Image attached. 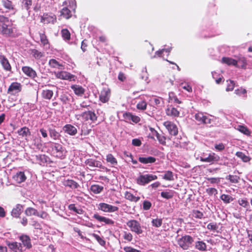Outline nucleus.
I'll list each match as a JSON object with an SVG mask.
<instances>
[{
  "label": "nucleus",
  "instance_id": "nucleus-51",
  "mask_svg": "<svg viewBox=\"0 0 252 252\" xmlns=\"http://www.w3.org/2000/svg\"><path fill=\"white\" fill-rule=\"evenodd\" d=\"M18 132L20 135H22V136H27L28 135H30V130L29 129L26 127H24L21 128L20 130H18Z\"/></svg>",
  "mask_w": 252,
  "mask_h": 252
},
{
  "label": "nucleus",
  "instance_id": "nucleus-53",
  "mask_svg": "<svg viewBox=\"0 0 252 252\" xmlns=\"http://www.w3.org/2000/svg\"><path fill=\"white\" fill-rule=\"evenodd\" d=\"M92 235L97 240L98 243L102 246H104L106 244L105 241L102 239L101 237H100L99 235L97 234H96L95 233H93Z\"/></svg>",
  "mask_w": 252,
  "mask_h": 252
},
{
  "label": "nucleus",
  "instance_id": "nucleus-38",
  "mask_svg": "<svg viewBox=\"0 0 252 252\" xmlns=\"http://www.w3.org/2000/svg\"><path fill=\"white\" fill-rule=\"evenodd\" d=\"M36 158L38 163L40 165H43L47 162V157L44 155L36 156Z\"/></svg>",
  "mask_w": 252,
  "mask_h": 252
},
{
  "label": "nucleus",
  "instance_id": "nucleus-45",
  "mask_svg": "<svg viewBox=\"0 0 252 252\" xmlns=\"http://www.w3.org/2000/svg\"><path fill=\"white\" fill-rule=\"evenodd\" d=\"M31 54L35 59H39L43 56V53L36 49L31 50Z\"/></svg>",
  "mask_w": 252,
  "mask_h": 252
},
{
  "label": "nucleus",
  "instance_id": "nucleus-11",
  "mask_svg": "<svg viewBox=\"0 0 252 252\" xmlns=\"http://www.w3.org/2000/svg\"><path fill=\"white\" fill-rule=\"evenodd\" d=\"M52 150L53 154L55 155L56 157L61 158H63V147L61 144L55 143L52 148Z\"/></svg>",
  "mask_w": 252,
  "mask_h": 252
},
{
  "label": "nucleus",
  "instance_id": "nucleus-9",
  "mask_svg": "<svg viewBox=\"0 0 252 252\" xmlns=\"http://www.w3.org/2000/svg\"><path fill=\"white\" fill-rule=\"evenodd\" d=\"M98 209L104 212L112 213L117 211L119 208L105 203H100L98 205Z\"/></svg>",
  "mask_w": 252,
  "mask_h": 252
},
{
  "label": "nucleus",
  "instance_id": "nucleus-35",
  "mask_svg": "<svg viewBox=\"0 0 252 252\" xmlns=\"http://www.w3.org/2000/svg\"><path fill=\"white\" fill-rule=\"evenodd\" d=\"M162 178L166 181H171L174 180L173 173L169 170L164 172V174L162 176Z\"/></svg>",
  "mask_w": 252,
  "mask_h": 252
},
{
  "label": "nucleus",
  "instance_id": "nucleus-43",
  "mask_svg": "<svg viewBox=\"0 0 252 252\" xmlns=\"http://www.w3.org/2000/svg\"><path fill=\"white\" fill-rule=\"evenodd\" d=\"M62 36L65 40H69L70 39V33L66 29H63L61 31Z\"/></svg>",
  "mask_w": 252,
  "mask_h": 252
},
{
  "label": "nucleus",
  "instance_id": "nucleus-25",
  "mask_svg": "<svg viewBox=\"0 0 252 252\" xmlns=\"http://www.w3.org/2000/svg\"><path fill=\"white\" fill-rule=\"evenodd\" d=\"M125 197L126 199L131 202H137L140 199L139 196H135L132 193L129 191H126L125 193Z\"/></svg>",
  "mask_w": 252,
  "mask_h": 252
},
{
  "label": "nucleus",
  "instance_id": "nucleus-21",
  "mask_svg": "<svg viewBox=\"0 0 252 252\" xmlns=\"http://www.w3.org/2000/svg\"><path fill=\"white\" fill-rule=\"evenodd\" d=\"M71 88L73 90L74 93L75 94L81 96L82 95L84 92L85 90L84 89L79 86L77 85H73L71 86Z\"/></svg>",
  "mask_w": 252,
  "mask_h": 252
},
{
  "label": "nucleus",
  "instance_id": "nucleus-41",
  "mask_svg": "<svg viewBox=\"0 0 252 252\" xmlns=\"http://www.w3.org/2000/svg\"><path fill=\"white\" fill-rule=\"evenodd\" d=\"M154 133H156V136L160 143V144L165 145L166 144V138L164 136L158 133L157 131H155Z\"/></svg>",
  "mask_w": 252,
  "mask_h": 252
},
{
  "label": "nucleus",
  "instance_id": "nucleus-42",
  "mask_svg": "<svg viewBox=\"0 0 252 252\" xmlns=\"http://www.w3.org/2000/svg\"><path fill=\"white\" fill-rule=\"evenodd\" d=\"M220 199L225 203H229L234 200V198L230 195L225 194H222Z\"/></svg>",
  "mask_w": 252,
  "mask_h": 252
},
{
  "label": "nucleus",
  "instance_id": "nucleus-46",
  "mask_svg": "<svg viewBox=\"0 0 252 252\" xmlns=\"http://www.w3.org/2000/svg\"><path fill=\"white\" fill-rule=\"evenodd\" d=\"M32 5V0H22V6L23 8L29 10Z\"/></svg>",
  "mask_w": 252,
  "mask_h": 252
},
{
  "label": "nucleus",
  "instance_id": "nucleus-3",
  "mask_svg": "<svg viewBox=\"0 0 252 252\" xmlns=\"http://www.w3.org/2000/svg\"><path fill=\"white\" fill-rule=\"evenodd\" d=\"M127 226L129 228L130 231L135 232L139 235L143 233L140 223L135 220H131L126 222Z\"/></svg>",
  "mask_w": 252,
  "mask_h": 252
},
{
  "label": "nucleus",
  "instance_id": "nucleus-32",
  "mask_svg": "<svg viewBox=\"0 0 252 252\" xmlns=\"http://www.w3.org/2000/svg\"><path fill=\"white\" fill-rule=\"evenodd\" d=\"M50 137L54 140L59 139L60 137V133L55 128H49L48 129Z\"/></svg>",
  "mask_w": 252,
  "mask_h": 252
},
{
  "label": "nucleus",
  "instance_id": "nucleus-13",
  "mask_svg": "<svg viewBox=\"0 0 252 252\" xmlns=\"http://www.w3.org/2000/svg\"><path fill=\"white\" fill-rule=\"evenodd\" d=\"M93 218L100 222H104L106 224L113 225L114 224V221L112 220L101 216L98 214H94Z\"/></svg>",
  "mask_w": 252,
  "mask_h": 252
},
{
  "label": "nucleus",
  "instance_id": "nucleus-54",
  "mask_svg": "<svg viewBox=\"0 0 252 252\" xmlns=\"http://www.w3.org/2000/svg\"><path fill=\"white\" fill-rule=\"evenodd\" d=\"M63 5H68L70 8L74 9L76 7L75 0H66L63 2Z\"/></svg>",
  "mask_w": 252,
  "mask_h": 252
},
{
  "label": "nucleus",
  "instance_id": "nucleus-55",
  "mask_svg": "<svg viewBox=\"0 0 252 252\" xmlns=\"http://www.w3.org/2000/svg\"><path fill=\"white\" fill-rule=\"evenodd\" d=\"M238 202L240 206L244 208H248L249 207V203L246 198L240 199L238 200Z\"/></svg>",
  "mask_w": 252,
  "mask_h": 252
},
{
  "label": "nucleus",
  "instance_id": "nucleus-52",
  "mask_svg": "<svg viewBox=\"0 0 252 252\" xmlns=\"http://www.w3.org/2000/svg\"><path fill=\"white\" fill-rule=\"evenodd\" d=\"M152 224L153 226L159 227L161 226L162 224V219L160 218L153 219L152 220Z\"/></svg>",
  "mask_w": 252,
  "mask_h": 252
},
{
  "label": "nucleus",
  "instance_id": "nucleus-7",
  "mask_svg": "<svg viewBox=\"0 0 252 252\" xmlns=\"http://www.w3.org/2000/svg\"><path fill=\"white\" fill-rule=\"evenodd\" d=\"M8 22L7 18L0 15V32L3 34H9L11 32V30L8 28L6 23Z\"/></svg>",
  "mask_w": 252,
  "mask_h": 252
},
{
  "label": "nucleus",
  "instance_id": "nucleus-29",
  "mask_svg": "<svg viewBox=\"0 0 252 252\" xmlns=\"http://www.w3.org/2000/svg\"><path fill=\"white\" fill-rule=\"evenodd\" d=\"M71 11L67 7L63 8L61 11V16L65 19H69L71 17Z\"/></svg>",
  "mask_w": 252,
  "mask_h": 252
},
{
  "label": "nucleus",
  "instance_id": "nucleus-22",
  "mask_svg": "<svg viewBox=\"0 0 252 252\" xmlns=\"http://www.w3.org/2000/svg\"><path fill=\"white\" fill-rule=\"evenodd\" d=\"M221 62L228 65L238 66L237 60H235L231 58L223 57L221 59Z\"/></svg>",
  "mask_w": 252,
  "mask_h": 252
},
{
  "label": "nucleus",
  "instance_id": "nucleus-31",
  "mask_svg": "<svg viewBox=\"0 0 252 252\" xmlns=\"http://www.w3.org/2000/svg\"><path fill=\"white\" fill-rule=\"evenodd\" d=\"M40 41L44 47L46 48H49L48 40L44 33H40Z\"/></svg>",
  "mask_w": 252,
  "mask_h": 252
},
{
  "label": "nucleus",
  "instance_id": "nucleus-15",
  "mask_svg": "<svg viewBox=\"0 0 252 252\" xmlns=\"http://www.w3.org/2000/svg\"><path fill=\"white\" fill-rule=\"evenodd\" d=\"M63 183L65 187H68L71 189H77L80 186L77 182L71 179L64 180Z\"/></svg>",
  "mask_w": 252,
  "mask_h": 252
},
{
  "label": "nucleus",
  "instance_id": "nucleus-56",
  "mask_svg": "<svg viewBox=\"0 0 252 252\" xmlns=\"http://www.w3.org/2000/svg\"><path fill=\"white\" fill-rule=\"evenodd\" d=\"M123 238L125 240L128 242H130L133 239L132 235L130 233L126 231L124 232Z\"/></svg>",
  "mask_w": 252,
  "mask_h": 252
},
{
  "label": "nucleus",
  "instance_id": "nucleus-23",
  "mask_svg": "<svg viewBox=\"0 0 252 252\" xmlns=\"http://www.w3.org/2000/svg\"><path fill=\"white\" fill-rule=\"evenodd\" d=\"M0 63L4 69L9 70L11 69L10 65L7 59L3 55H0Z\"/></svg>",
  "mask_w": 252,
  "mask_h": 252
},
{
  "label": "nucleus",
  "instance_id": "nucleus-4",
  "mask_svg": "<svg viewBox=\"0 0 252 252\" xmlns=\"http://www.w3.org/2000/svg\"><path fill=\"white\" fill-rule=\"evenodd\" d=\"M220 159V157L214 153H210L207 157L205 153H202L200 157V160L202 162L213 164L215 162H218Z\"/></svg>",
  "mask_w": 252,
  "mask_h": 252
},
{
  "label": "nucleus",
  "instance_id": "nucleus-5",
  "mask_svg": "<svg viewBox=\"0 0 252 252\" xmlns=\"http://www.w3.org/2000/svg\"><path fill=\"white\" fill-rule=\"evenodd\" d=\"M158 179L157 175L152 174L141 175L137 179V183L139 185H144L150 182Z\"/></svg>",
  "mask_w": 252,
  "mask_h": 252
},
{
  "label": "nucleus",
  "instance_id": "nucleus-61",
  "mask_svg": "<svg viewBox=\"0 0 252 252\" xmlns=\"http://www.w3.org/2000/svg\"><path fill=\"white\" fill-rule=\"evenodd\" d=\"M147 104L144 101H141L137 104V108L139 110H144L146 108Z\"/></svg>",
  "mask_w": 252,
  "mask_h": 252
},
{
  "label": "nucleus",
  "instance_id": "nucleus-34",
  "mask_svg": "<svg viewBox=\"0 0 252 252\" xmlns=\"http://www.w3.org/2000/svg\"><path fill=\"white\" fill-rule=\"evenodd\" d=\"M225 179L229 181L231 183L237 184L240 180V177L237 175H229L225 177Z\"/></svg>",
  "mask_w": 252,
  "mask_h": 252
},
{
  "label": "nucleus",
  "instance_id": "nucleus-62",
  "mask_svg": "<svg viewBox=\"0 0 252 252\" xmlns=\"http://www.w3.org/2000/svg\"><path fill=\"white\" fill-rule=\"evenodd\" d=\"M16 90V82L12 83L8 89V93L10 94H13V92Z\"/></svg>",
  "mask_w": 252,
  "mask_h": 252
},
{
  "label": "nucleus",
  "instance_id": "nucleus-50",
  "mask_svg": "<svg viewBox=\"0 0 252 252\" xmlns=\"http://www.w3.org/2000/svg\"><path fill=\"white\" fill-rule=\"evenodd\" d=\"M237 61V67H241L242 68L245 67L246 65V60L243 57H241L239 58Z\"/></svg>",
  "mask_w": 252,
  "mask_h": 252
},
{
  "label": "nucleus",
  "instance_id": "nucleus-17",
  "mask_svg": "<svg viewBox=\"0 0 252 252\" xmlns=\"http://www.w3.org/2000/svg\"><path fill=\"white\" fill-rule=\"evenodd\" d=\"M195 119L201 123L206 124L210 122L208 118L202 112H198L195 115Z\"/></svg>",
  "mask_w": 252,
  "mask_h": 252
},
{
  "label": "nucleus",
  "instance_id": "nucleus-1",
  "mask_svg": "<svg viewBox=\"0 0 252 252\" xmlns=\"http://www.w3.org/2000/svg\"><path fill=\"white\" fill-rule=\"evenodd\" d=\"M194 241L193 238L190 235H186L179 238L177 243L183 250H188Z\"/></svg>",
  "mask_w": 252,
  "mask_h": 252
},
{
  "label": "nucleus",
  "instance_id": "nucleus-27",
  "mask_svg": "<svg viewBox=\"0 0 252 252\" xmlns=\"http://www.w3.org/2000/svg\"><path fill=\"white\" fill-rule=\"evenodd\" d=\"M103 186L94 184L91 186L90 190L94 194L100 193L103 190Z\"/></svg>",
  "mask_w": 252,
  "mask_h": 252
},
{
  "label": "nucleus",
  "instance_id": "nucleus-39",
  "mask_svg": "<svg viewBox=\"0 0 252 252\" xmlns=\"http://www.w3.org/2000/svg\"><path fill=\"white\" fill-rule=\"evenodd\" d=\"M106 161L111 164L116 165L118 164L117 159L111 154H109L106 156Z\"/></svg>",
  "mask_w": 252,
  "mask_h": 252
},
{
  "label": "nucleus",
  "instance_id": "nucleus-48",
  "mask_svg": "<svg viewBox=\"0 0 252 252\" xmlns=\"http://www.w3.org/2000/svg\"><path fill=\"white\" fill-rule=\"evenodd\" d=\"M192 216L196 219H201L203 218V213L199 210H193L192 212Z\"/></svg>",
  "mask_w": 252,
  "mask_h": 252
},
{
  "label": "nucleus",
  "instance_id": "nucleus-36",
  "mask_svg": "<svg viewBox=\"0 0 252 252\" xmlns=\"http://www.w3.org/2000/svg\"><path fill=\"white\" fill-rule=\"evenodd\" d=\"M236 156L241 158L243 161L245 162H249L251 160V158L246 156L244 153L242 152H237L236 153Z\"/></svg>",
  "mask_w": 252,
  "mask_h": 252
},
{
  "label": "nucleus",
  "instance_id": "nucleus-19",
  "mask_svg": "<svg viewBox=\"0 0 252 252\" xmlns=\"http://www.w3.org/2000/svg\"><path fill=\"white\" fill-rule=\"evenodd\" d=\"M22 71L28 76L33 78L36 76V73L34 70L29 66H24Z\"/></svg>",
  "mask_w": 252,
  "mask_h": 252
},
{
  "label": "nucleus",
  "instance_id": "nucleus-2",
  "mask_svg": "<svg viewBox=\"0 0 252 252\" xmlns=\"http://www.w3.org/2000/svg\"><path fill=\"white\" fill-rule=\"evenodd\" d=\"M19 240L21 242L19 243V247H18V246L17 245V248L20 252H22L23 251V248H25V249H30L32 248V244L31 243V240L29 236L23 234L19 237Z\"/></svg>",
  "mask_w": 252,
  "mask_h": 252
},
{
  "label": "nucleus",
  "instance_id": "nucleus-6",
  "mask_svg": "<svg viewBox=\"0 0 252 252\" xmlns=\"http://www.w3.org/2000/svg\"><path fill=\"white\" fill-rule=\"evenodd\" d=\"M55 75L57 78L60 79L74 81L76 80V77L75 75L71 74L70 73L65 71L55 72Z\"/></svg>",
  "mask_w": 252,
  "mask_h": 252
},
{
  "label": "nucleus",
  "instance_id": "nucleus-10",
  "mask_svg": "<svg viewBox=\"0 0 252 252\" xmlns=\"http://www.w3.org/2000/svg\"><path fill=\"white\" fill-rule=\"evenodd\" d=\"M40 21L44 24L49 23L54 24L56 21V17L54 15L44 14L41 17Z\"/></svg>",
  "mask_w": 252,
  "mask_h": 252
},
{
  "label": "nucleus",
  "instance_id": "nucleus-44",
  "mask_svg": "<svg viewBox=\"0 0 252 252\" xmlns=\"http://www.w3.org/2000/svg\"><path fill=\"white\" fill-rule=\"evenodd\" d=\"M235 94L239 96H243L245 98L247 97V91L243 88H240L235 90Z\"/></svg>",
  "mask_w": 252,
  "mask_h": 252
},
{
  "label": "nucleus",
  "instance_id": "nucleus-26",
  "mask_svg": "<svg viewBox=\"0 0 252 252\" xmlns=\"http://www.w3.org/2000/svg\"><path fill=\"white\" fill-rule=\"evenodd\" d=\"M53 92L52 90L45 89L41 93L42 97L45 99H51L53 96Z\"/></svg>",
  "mask_w": 252,
  "mask_h": 252
},
{
  "label": "nucleus",
  "instance_id": "nucleus-30",
  "mask_svg": "<svg viewBox=\"0 0 252 252\" xmlns=\"http://www.w3.org/2000/svg\"><path fill=\"white\" fill-rule=\"evenodd\" d=\"M175 192L172 190L168 191H162L160 193L161 196L164 198L169 199L172 198L174 195Z\"/></svg>",
  "mask_w": 252,
  "mask_h": 252
},
{
  "label": "nucleus",
  "instance_id": "nucleus-12",
  "mask_svg": "<svg viewBox=\"0 0 252 252\" xmlns=\"http://www.w3.org/2000/svg\"><path fill=\"white\" fill-rule=\"evenodd\" d=\"M85 163L87 165H88L89 167L92 168H101L102 166V163L100 161L96 160V159L93 158L87 159L85 161Z\"/></svg>",
  "mask_w": 252,
  "mask_h": 252
},
{
  "label": "nucleus",
  "instance_id": "nucleus-64",
  "mask_svg": "<svg viewBox=\"0 0 252 252\" xmlns=\"http://www.w3.org/2000/svg\"><path fill=\"white\" fill-rule=\"evenodd\" d=\"M125 252H141L140 251L131 247H126L124 248Z\"/></svg>",
  "mask_w": 252,
  "mask_h": 252
},
{
  "label": "nucleus",
  "instance_id": "nucleus-40",
  "mask_svg": "<svg viewBox=\"0 0 252 252\" xmlns=\"http://www.w3.org/2000/svg\"><path fill=\"white\" fill-rule=\"evenodd\" d=\"M26 214L28 216L38 215V212L35 209L29 207L25 210Z\"/></svg>",
  "mask_w": 252,
  "mask_h": 252
},
{
  "label": "nucleus",
  "instance_id": "nucleus-49",
  "mask_svg": "<svg viewBox=\"0 0 252 252\" xmlns=\"http://www.w3.org/2000/svg\"><path fill=\"white\" fill-rule=\"evenodd\" d=\"M69 210L74 212L75 213L78 214H82L83 213V210L81 209H77L74 204H71L68 205V207Z\"/></svg>",
  "mask_w": 252,
  "mask_h": 252
},
{
  "label": "nucleus",
  "instance_id": "nucleus-37",
  "mask_svg": "<svg viewBox=\"0 0 252 252\" xmlns=\"http://www.w3.org/2000/svg\"><path fill=\"white\" fill-rule=\"evenodd\" d=\"M237 129L242 132V133L247 135H251V131L246 126L242 125H239L237 128Z\"/></svg>",
  "mask_w": 252,
  "mask_h": 252
},
{
  "label": "nucleus",
  "instance_id": "nucleus-33",
  "mask_svg": "<svg viewBox=\"0 0 252 252\" xmlns=\"http://www.w3.org/2000/svg\"><path fill=\"white\" fill-rule=\"evenodd\" d=\"M27 179V177L24 172H19L17 173V183H21L25 182Z\"/></svg>",
  "mask_w": 252,
  "mask_h": 252
},
{
  "label": "nucleus",
  "instance_id": "nucleus-58",
  "mask_svg": "<svg viewBox=\"0 0 252 252\" xmlns=\"http://www.w3.org/2000/svg\"><path fill=\"white\" fill-rule=\"evenodd\" d=\"M2 3L4 7L8 9H13V5L10 1L8 0H3Z\"/></svg>",
  "mask_w": 252,
  "mask_h": 252
},
{
  "label": "nucleus",
  "instance_id": "nucleus-47",
  "mask_svg": "<svg viewBox=\"0 0 252 252\" xmlns=\"http://www.w3.org/2000/svg\"><path fill=\"white\" fill-rule=\"evenodd\" d=\"M50 66L53 68H58L61 69L62 65L59 64V63L55 59H51L49 62Z\"/></svg>",
  "mask_w": 252,
  "mask_h": 252
},
{
  "label": "nucleus",
  "instance_id": "nucleus-8",
  "mask_svg": "<svg viewBox=\"0 0 252 252\" xmlns=\"http://www.w3.org/2000/svg\"><path fill=\"white\" fill-rule=\"evenodd\" d=\"M163 126L167 129L170 134L176 136L178 133V129L177 126L170 121L164 122Z\"/></svg>",
  "mask_w": 252,
  "mask_h": 252
},
{
  "label": "nucleus",
  "instance_id": "nucleus-18",
  "mask_svg": "<svg viewBox=\"0 0 252 252\" xmlns=\"http://www.w3.org/2000/svg\"><path fill=\"white\" fill-rule=\"evenodd\" d=\"M82 117L86 120H91L92 121H94L97 119L94 111H84L82 114Z\"/></svg>",
  "mask_w": 252,
  "mask_h": 252
},
{
  "label": "nucleus",
  "instance_id": "nucleus-63",
  "mask_svg": "<svg viewBox=\"0 0 252 252\" xmlns=\"http://www.w3.org/2000/svg\"><path fill=\"white\" fill-rule=\"evenodd\" d=\"M207 227L209 230L215 231L218 229V226L216 223H210L208 224Z\"/></svg>",
  "mask_w": 252,
  "mask_h": 252
},
{
  "label": "nucleus",
  "instance_id": "nucleus-28",
  "mask_svg": "<svg viewBox=\"0 0 252 252\" xmlns=\"http://www.w3.org/2000/svg\"><path fill=\"white\" fill-rule=\"evenodd\" d=\"M195 248L202 252L206 251L207 250L206 244L202 241L196 242Z\"/></svg>",
  "mask_w": 252,
  "mask_h": 252
},
{
  "label": "nucleus",
  "instance_id": "nucleus-24",
  "mask_svg": "<svg viewBox=\"0 0 252 252\" xmlns=\"http://www.w3.org/2000/svg\"><path fill=\"white\" fill-rule=\"evenodd\" d=\"M138 160L144 164L152 163L156 161V158L153 157H139Z\"/></svg>",
  "mask_w": 252,
  "mask_h": 252
},
{
  "label": "nucleus",
  "instance_id": "nucleus-16",
  "mask_svg": "<svg viewBox=\"0 0 252 252\" xmlns=\"http://www.w3.org/2000/svg\"><path fill=\"white\" fill-rule=\"evenodd\" d=\"M63 130L65 133L70 135H74L77 132L76 128L71 125L67 124L63 127Z\"/></svg>",
  "mask_w": 252,
  "mask_h": 252
},
{
  "label": "nucleus",
  "instance_id": "nucleus-60",
  "mask_svg": "<svg viewBox=\"0 0 252 252\" xmlns=\"http://www.w3.org/2000/svg\"><path fill=\"white\" fill-rule=\"evenodd\" d=\"M206 192L210 196L212 195L213 194L216 195L218 194V190L214 188H210L206 189Z\"/></svg>",
  "mask_w": 252,
  "mask_h": 252
},
{
  "label": "nucleus",
  "instance_id": "nucleus-20",
  "mask_svg": "<svg viewBox=\"0 0 252 252\" xmlns=\"http://www.w3.org/2000/svg\"><path fill=\"white\" fill-rule=\"evenodd\" d=\"M123 116L126 121L131 120L135 123H138L140 120L139 117L134 116L129 112H126L124 113Z\"/></svg>",
  "mask_w": 252,
  "mask_h": 252
},
{
  "label": "nucleus",
  "instance_id": "nucleus-57",
  "mask_svg": "<svg viewBox=\"0 0 252 252\" xmlns=\"http://www.w3.org/2000/svg\"><path fill=\"white\" fill-rule=\"evenodd\" d=\"M227 86L226 88V91L227 92L231 91L233 90L235 86V84L234 81L232 80L227 81Z\"/></svg>",
  "mask_w": 252,
  "mask_h": 252
},
{
  "label": "nucleus",
  "instance_id": "nucleus-59",
  "mask_svg": "<svg viewBox=\"0 0 252 252\" xmlns=\"http://www.w3.org/2000/svg\"><path fill=\"white\" fill-rule=\"evenodd\" d=\"M152 207V203L148 200H145L143 203V209L144 210H149Z\"/></svg>",
  "mask_w": 252,
  "mask_h": 252
},
{
  "label": "nucleus",
  "instance_id": "nucleus-14",
  "mask_svg": "<svg viewBox=\"0 0 252 252\" xmlns=\"http://www.w3.org/2000/svg\"><path fill=\"white\" fill-rule=\"evenodd\" d=\"M110 91L108 88H105L101 92L99 99L102 102H106L109 99Z\"/></svg>",
  "mask_w": 252,
  "mask_h": 252
}]
</instances>
